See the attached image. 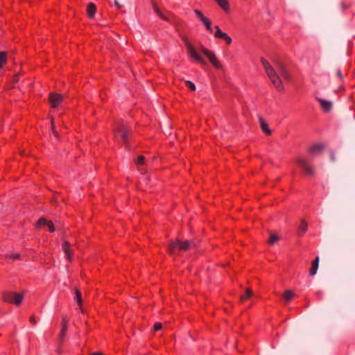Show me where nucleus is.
<instances>
[{"label": "nucleus", "mask_w": 355, "mask_h": 355, "mask_svg": "<svg viewBox=\"0 0 355 355\" xmlns=\"http://www.w3.org/2000/svg\"><path fill=\"white\" fill-rule=\"evenodd\" d=\"M261 64L265 69V71L270 80L272 85L279 92H282L284 89V87L282 82L277 74L276 70L272 67V65L264 58L261 59Z\"/></svg>", "instance_id": "1"}, {"label": "nucleus", "mask_w": 355, "mask_h": 355, "mask_svg": "<svg viewBox=\"0 0 355 355\" xmlns=\"http://www.w3.org/2000/svg\"><path fill=\"white\" fill-rule=\"evenodd\" d=\"M130 132L129 125L123 121L119 122L116 125L114 136L116 139H120L127 148H129Z\"/></svg>", "instance_id": "2"}, {"label": "nucleus", "mask_w": 355, "mask_h": 355, "mask_svg": "<svg viewBox=\"0 0 355 355\" xmlns=\"http://www.w3.org/2000/svg\"><path fill=\"white\" fill-rule=\"evenodd\" d=\"M193 246V243L189 241L175 240L172 241L168 247V251L171 254H173L176 250L186 251Z\"/></svg>", "instance_id": "3"}, {"label": "nucleus", "mask_w": 355, "mask_h": 355, "mask_svg": "<svg viewBox=\"0 0 355 355\" xmlns=\"http://www.w3.org/2000/svg\"><path fill=\"white\" fill-rule=\"evenodd\" d=\"M297 163L305 175L313 176L314 175V170L306 157H298L297 159Z\"/></svg>", "instance_id": "4"}, {"label": "nucleus", "mask_w": 355, "mask_h": 355, "mask_svg": "<svg viewBox=\"0 0 355 355\" xmlns=\"http://www.w3.org/2000/svg\"><path fill=\"white\" fill-rule=\"evenodd\" d=\"M184 44L187 49L189 55L196 62H199L202 65H205V60L198 54L195 47L188 41L185 40Z\"/></svg>", "instance_id": "5"}, {"label": "nucleus", "mask_w": 355, "mask_h": 355, "mask_svg": "<svg viewBox=\"0 0 355 355\" xmlns=\"http://www.w3.org/2000/svg\"><path fill=\"white\" fill-rule=\"evenodd\" d=\"M24 296L21 293L6 292L3 295V300L8 303L14 304L17 306L21 304Z\"/></svg>", "instance_id": "6"}, {"label": "nucleus", "mask_w": 355, "mask_h": 355, "mask_svg": "<svg viewBox=\"0 0 355 355\" xmlns=\"http://www.w3.org/2000/svg\"><path fill=\"white\" fill-rule=\"evenodd\" d=\"M202 53L209 59V62L216 69H223V67L220 61L217 59L214 53L205 47H202Z\"/></svg>", "instance_id": "7"}, {"label": "nucleus", "mask_w": 355, "mask_h": 355, "mask_svg": "<svg viewBox=\"0 0 355 355\" xmlns=\"http://www.w3.org/2000/svg\"><path fill=\"white\" fill-rule=\"evenodd\" d=\"M202 53L209 59V62L216 69H223V67L220 61L217 59L214 53L205 47H202Z\"/></svg>", "instance_id": "8"}, {"label": "nucleus", "mask_w": 355, "mask_h": 355, "mask_svg": "<svg viewBox=\"0 0 355 355\" xmlns=\"http://www.w3.org/2000/svg\"><path fill=\"white\" fill-rule=\"evenodd\" d=\"M194 13L196 17L200 20V21L205 25L207 31H209L211 34L214 35L215 29L214 27L211 26V21L205 17L203 13L199 10H194Z\"/></svg>", "instance_id": "9"}, {"label": "nucleus", "mask_w": 355, "mask_h": 355, "mask_svg": "<svg viewBox=\"0 0 355 355\" xmlns=\"http://www.w3.org/2000/svg\"><path fill=\"white\" fill-rule=\"evenodd\" d=\"M214 37L217 39L223 40L227 45H230L232 42V38L226 33L221 31L218 26H214Z\"/></svg>", "instance_id": "10"}, {"label": "nucleus", "mask_w": 355, "mask_h": 355, "mask_svg": "<svg viewBox=\"0 0 355 355\" xmlns=\"http://www.w3.org/2000/svg\"><path fill=\"white\" fill-rule=\"evenodd\" d=\"M62 101V96L61 94L56 93H51L49 96V102L53 108L57 107L60 105Z\"/></svg>", "instance_id": "11"}, {"label": "nucleus", "mask_w": 355, "mask_h": 355, "mask_svg": "<svg viewBox=\"0 0 355 355\" xmlns=\"http://www.w3.org/2000/svg\"><path fill=\"white\" fill-rule=\"evenodd\" d=\"M62 248L64 252L67 259L71 261L73 257V250L69 243L68 241H64L62 245Z\"/></svg>", "instance_id": "12"}, {"label": "nucleus", "mask_w": 355, "mask_h": 355, "mask_svg": "<svg viewBox=\"0 0 355 355\" xmlns=\"http://www.w3.org/2000/svg\"><path fill=\"white\" fill-rule=\"evenodd\" d=\"M37 227H42L47 226L49 232H53L55 231L54 225L51 221H47L44 218H40L36 223Z\"/></svg>", "instance_id": "13"}, {"label": "nucleus", "mask_w": 355, "mask_h": 355, "mask_svg": "<svg viewBox=\"0 0 355 355\" xmlns=\"http://www.w3.org/2000/svg\"><path fill=\"white\" fill-rule=\"evenodd\" d=\"M153 9H154L155 12H156V14L161 19H162L163 20L166 21H169V22L172 21V15L171 14H169L168 15L163 14L161 12V10H159V8H158V6L155 3H153Z\"/></svg>", "instance_id": "14"}, {"label": "nucleus", "mask_w": 355, "mask_h": 355, "mask_svg": "<svg viewBox=\"0 0 355 355\" xmlns=\"http://www.w3.org/2000/svg\"><path fill=\"white\" fill-rule=\"evenodd\" d=\"M277 70L278 71L279 73L282 76L283 78H284L286 80H290V75L287 71L286 67L283 64L277 63Z\"/></svg>", "instance_id": "15"}, {"label": "nucleus", "mask_w": 355, "mask_h": 355, "mask_svg": "<svg viewBox=\"0 0 355 355\" xmlns=\"http://www.w3.org/2000/svg\"><path fill=\"white\" fill-rule=\"evenodd\" d=\"M316 100L320 103L321 107L324 112H329L332 107V103L331 101L320 98H316Z\"/></svg>", "instance_id": "16"}, {"label": "nucleus", "mask_w": 355, "mask_h": 355, "mask_svg": "<svg viewBox=\"0 0 355 355\" xmlns=\"http://www.w3.org/2000/svg\"><path fill=\"white\" fill-rule=\"evenodd\" d=\"M323 148L324 146L322 144H315L309 148V152L310 154L319 153Z\"/></svg>", "instance_id": "17"}, {"label": "nucleus", "mask_w": 355, "mask_h": 355, "mask_svg": "<svg viewBox=\"0 0 355 355\" xmlns=\"http://www.w3.org/2000/svg\"><path fill=\"white\" fill-rule=\"evenodd\" d=\"M319 265V257H317L315 260H313L311 263V266L309 270V274L311 276H313L316 274Z\"/></svg>", "instance_id": "18"}, {"label": "nucleus", "mask_w": 355, "mask_h": 355, "mask_svg": "<svg viewBox=\"0 0 355 355\" xmlns=\"http://www.w3.org/2000/svg\"><path fill=\"white\" fill-rule=\"evenodd\" d=\"M215 2L225 12H230V5L228 0H214Z\"/></svg>", "instance_id": "19"}, {"label": "nucleus", "mask_w": 355, "mask_h": 355, "mask_svg": "<svg viewBox=\"0 0 355 355\" xmlns=\"http://www.w3.org/2000/svg\"><path fill=\"white\" fill-rule=\"evenodd\" d=\"M96 7L94 3H89L87 6V13L89 18H93L95 15Z\"/></svg>", "instance_id": "20"}, {"label": "nucleus", "mask_w": 355, "mask_h": 355, "mask_svg": "<svg viewBox=\"0 0 355 355\" xmlns=\"http://www.w3.org/2000/svg\"><path fill=\"white\" fill-rule=\"evenodd\" d=\"M259 121L261 130L266 135H270L271 134V130H270L268 123L262 118H260Z\"/></svg>", "instance_id": "21"}, {"label": "nucleus", "mask_w": 355, "mask_h": 355, "mask_svg": "<svg viewBox=\"0 0 355 355\" xmlns=\"http://www.w3.org/2000/svg\"><path fill=\"white\" fill-rule=\"evenodd\" d=\"M308 228L307 223L304 220H302L298 229V235L302 236L306 232Z\"/></svg>", "instance_id": "22"}, {"label": "nucleus", "mask_w": 355, "mask_h": 355, "mask_svg": "<svg viewBox=\"0 0 355 355\" xmlns=\"http://www.w3.org/2000/svg\"><path fill=\"white\" fill-rule=\"evenodd\" d=\"M294 296V293L291 290L286 291L283 294V297L286 302H289Z\"/></svg>", "instance_id": "23"}, {"label": "nucleus", "mask_w": 355, "mask_h": 355, "mask_svg": "<svg viewBox=\"0 0 355 355\" xmlns=\"http://www.w3.org/2000/svg\"><path fill=\"white\" fill-rule=\"evenodd\" d=\"M252 295V291L251 289L248 288L245 291V293L241 297V302H244L245 300H247L249 299Z\"/></svg>", "instance_id": "24"}, {"label": "nucleus", "mask_w": 355, "mask_h": 355, "mask_svg": "<svg viewBox=\"0 0 355 355\" xmlns=\"http://www.w3.org/2000/svg\"><path fill=\"white\" fill-rule=\"evenodd\" d=\"M67 331V327H65L64 325H62L61 331L59 336V340L60 343H62L64 341V338L65 336V334Z\"/></svg>", "instance_id": "25"}, {"label": "nucleus", "mask_w": 355, "mask_h": 355, "mask_svg": "<svg viewBox=\"0 0 355 355\" xmlns=\"http://www.w3.org/2000/svg\"><path fill=\"white\" fill-rule=\"evenodd\" d=\"M7 60V54L4 51L0 52V69L3 67V65L6 63Z\"/></svg>", "instance_id": "26"}, {"label": "nucleus", "mask_w": 355, "mask_h": 355, "mask_svg": "<svg viewBox=\"0 0 355 355\" xmlns=\"http://www.w3.org/2000/svg\"><path fill=\"white\" fill-rule=\"evenodd\" d=\"M279 240V237L274 234H271L268 240V243L270 245L275 244Z\"/></svg>", "instance_id": "27"}, {"label": "nucleus", "mask_w": 355, "mask_h": 355, "mask_svg": "<svg viewBox=\"0 0 355 355\" xmlns=\"http://www.w3.org/2000/svg\"><path fill=\"white\" fill-rule=\"evenodd\" d=\"M76 300L79 305L81 304L82 298H81V293L78 290L76 289Z\"/></svg>", "instance_id": "28"}, {"label": "nucleus", "mask_w": 355, "mask_h": 355, "mask_svg": "<svg viewBox=\"0 0 355 355\" xmlns=\"http://www.w3.org/2000/svg\"><path fill=\"white\" fill-rule=\"evenodd\" d=\"M136 164L137 165H144L145 164V157L143 155H139L136 161Z\"/></svg>", "instance_id": "29"}, {"label": "nucleus", "mask_w": 355, "mask_h": 355, "mask_svg": "<svg viewBox=\"0 0 355 355\" xmlns=\"http://www.w3.org/2000/svg\"><path fill=\"white\" fill-rule=\"evenodd\" d=\"M187 86L192 91L196 90V86L190 80H187L186 82Z\"/></svg>", "instance_id": "30"}, {"label": "nucleus", "mask_w": 355, "mask_h": 355, "mask_svg": "<svg viewBox=\"0 0 355 355\" xmlns=\"http://www.w3.org/2000/svg\"><path fill=\"white\" fill-rule=\"evenodd\" d=\"M162 324L159 322H156L155 324H154V330L155 331H159L162 329Z\"/></svg>", "instance_id": "31"}, {"label": "nucleus", "mask_w": 355, "mask_h": 355, "mask_svg": "<svg viewBox=\"0 0 355 355\" xmlns=\"http://www.w3.org/2000/svg\"><path fill=\"white\" fill-rule=\"evenodd\" d=\"M336 75H337L338 78L341 81H342V80H343V74H342L341 71H340V69H338L336 70Z\"/></svg>", "instance_id": "32"}, {"label": "nucleus", "mask_w": 355, "mask_h": 355, "mask_svg": "<svg viewBox=\"0 0 355 355\" xmlns=\"http://www.w3.org/2000/svg\"><path fill=\"white\" fill-rule=\"evenodd\" d=\"M51 129H52V132H53V135H55V137H58V132L55 130L53 119H51Z\"/></svg>", "instance_id": "33"}, {"label": "nucleus", "mask_w": 355, "mask_h": 355, "mask_svg": "<svg viewBox=\"0 0 355 355\" xmlns=\"http://www.w3.org/2000/svg\"><path fill=\"white\" fill-rule=\"evenodd\" d=\"M68 320L67 317H63L62 320V325H64L65 327H67Z\"/></svg>", "instance_id": "34"}, {"label": "nucleus", "mask_w": 355, "mask_h": 355, "mask_svg": "<svg viewBox=\"0 0 355 355\" xmlns=\"http://www.w3.org/2000/svg\"><path fill=\"white\" fill-rule=\"evenodd\" d=\"M30 322H31V324H34V325H35V324H36L37 321H36V319H35V318L34 316H31V317L30 318Z\"/></svg>", "instance_id": "35"}, {"label": "nucleus", "mask_w": 355, "mask_h": 355, "mask_svg": "<svg viewBox=\"0 0 355 355\" xmlns=\"http://www.w3.org/2000/svg\"><path fill=\"white\" fill-rule=\"evenodd\" d=\"M114 5L117 7L119 10L121 8V5L119 3V2L117 0L114 1Z\"/></svg>", "instance_id": "36"}, {"label": "nucleus", "mask_w": 355, "mask_h": 355, "mask_svg": "<svg viewBox=\"0 0 355 355\" xmlns=\"http://www.w3.org/2000/svg\"><path fill=\"white\" fill-rule=\"evenodd\" d=\"M14 259H17V258H19V254H15L12 256Z\"/></svg>", "instance_id": "37"}, {"label": "nucleus", "mask_w": 355, "mask_h": 355, "mask_svg": "<svg viewBox=\"0 0 355 355\" xmlns=\"http://www.w3.org/2000/svg\"><path fill=\"white\" fill-rule=\"evenodd\" d=\"M92 355H102L101 353L94 352Z\"/></svg>", "instance_id": "38"}]
</instances>
